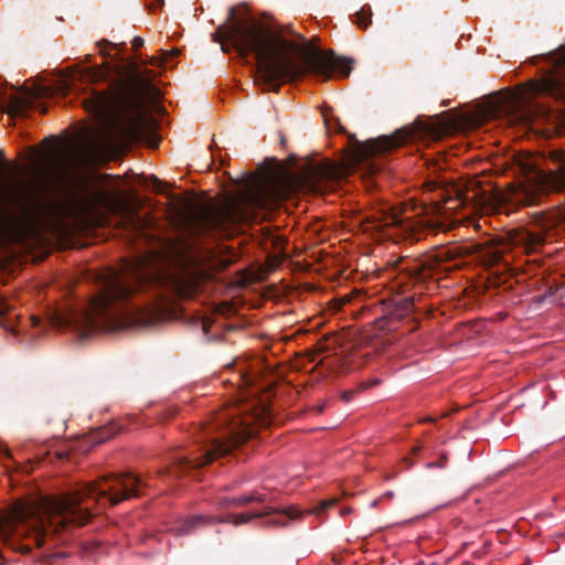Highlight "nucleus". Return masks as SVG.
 Here are the masks:
<instances>
[{
  "mask_svg": "<svg viewBox=\"0 0 565 565\" xmlns=\"http://www.w3.org/2000/svg\"><path fill=\"white\" fill-rule=\"evenodd\" d=\"M380 383V380H373L372 382H370L367 385H365V387H372V386H375Z\"/></svg>",
  "mask_w": 565,
  "mask_h": 565,
  "instance_id": "obj_32",
  "label": "nucleus"
},
{
  "mask_svg": "<svg viewBox=\"0 0 565 565\" xmlns=\"http://www.w3.org/2000/svg\"><path fill=\"white\" fill-rule=\"evenodd\" d=\"M350 512V509L342 510V514H347Z\"/></svg>",
  "mask_w": 565,
  "mask_h": 565,
  "instance_id": "obj_38",
  "label": "nucleus"
},
{
  "mask_svg": "<svg viewBox=\"0 0 565 565\" xmlns=\"http://www.w3.org/2000/svg\"><path fill=\"white\" fill-rule=\"evenodd\" d=\"M143 43H145V41H143V39H142V38H140V36H135V38L132 39V42H131L132 47H134L135 50H138L139 47H141V46L143 45Z\"/></svg>",
  "mask_w": 565,
  "mask_h": 565,
  "instance_id": "obj_26",
  "label": "nucleus"
},
{
  "mask_svg": "<svg viewBox=\"0 0 565 565\" xmlns=\"http://www.w3.org/2000/svg\"><path fill=\"white\" fill-rule=\"evenodd\" d=\"M335 503H337L335 499H332V500H329V501H324V502L321 503L320 509L321 510H327V509L333 507Z\"/></svg>",
  "mask_w": 565,
  "mask_h": 565,
  "instance_id": "obj_29",
  "label": "nucleus"
},
{
  "mask_svg": "<svg viewBox=\"0 0 565 565\" xmlns=\"http://www.w3.org/2000/svg\"><path fill=\"white\" fill-rule=\"evenodd\" d=\"M116 433L117 430L113 425L100 427L86 436L84 443H87L92 446L98 445L111 438Z\"/></svg>",
  "mask_w": 565,
  "mask_h": 565,
  "instance_id": "obj_20",
  "label": "nucleus"
},
{
  "mask_svg": "<svg viewBox=\"0 0 565 565\" xmlns=\"http://www.w3.org/2000/svg\"><path fill=\"white\" fill-rule=\"evenodd\" d=\"M414 137V131L409 128H402L396 130L393 135L382 136L376 139H370L360 145L358 156L361 159H366L376 154L391 151L404 145L407 140Z\"/></svg>",
  "mask_w": 565,
  "mask_h": 565,
  "instance_id": "obj_11",
  "label": "nucleus"
},
{
  "mask_svg": "<svg viewBox=\"0 0 565 565\" xmlns=\"http://www.w3.org/2000/svg\"><path fill=\"white\" fill-rule=\"evenodd\" d=\"M510 242L513 246L522 247L524 253L531 254L544 243V238L541 233L518 228L510 232Z\"/></svg>",
  "mask_w": 565,
  "mask_h": 565,
  "instance_id": "obj_14",
  "label": "nucleus"
},
{
  "mask_svg": "<svg viewBox=\"0 0 565 565\" xmlns=\"http://www.w3.org/2000/svg\"><path fill=\"white\" fill-rule=\"evenodd\" d=\"M121 223L127 231L136 235H142L147 227V220L129 206H125L121 211Z\"/></svg>",
  "mask_w": 565,
  "mask_h": 565,
  "instance_id": "obj_15",
  "label": "nucleus"
},
{
  "mask_svg": "<svg viewBox=\"0 0 565 565\" xmlns=\"http://www.w3.org/2000/svg\"><path fill=\"white\" fill-rule=\"evenodd\" d=\"M262 516H267V525L285 526L287 525L288 521L297 519L299 516V512L296 511L294 508H289L287 510H271L270 508H265L263 511L252 513L227 514L224 518L217 519V522H230L237 526L241 524H245L253 519ZM215 521V518L195 515L183 520L178 526L173 529V531L178 535H189L193 533L196 529H200L205 524L213 523Z\"/></svg>",
  "mask_w": 565,
  "mask_h": 565,
  "instance_id": "obj_9",
  "label": "nucleus"
},
{
  "mask_svg": "<svg viewBox=\"0 0 565 565\" xmlns=\"http://www.w3.org/2000/svg\"><path fill=\"white\" fill-rule=\"evenodd\" d=\"M164 473H170V470L169 469H166V470H158V475H164Z\"/></svg>",
  "mask_w": 565,
  "mask_h": 565,
  "instance_id": "obj_34",
  "label": "nucleus"
},
{
  "mask_svg": "<svg viewBox=\"0 0 565 565\" xmlns=\"http://www.w3.org/2000/svg\"><path fill=\"white\" fill-rule=\"evenodd\" d=\"M405 462H407V467H411L413 465V462H411L408 458H405Z\"/></svg>",
  "mask_w": 565,
  "mask_h": 565,
  "instance_id": "obj_36",
  "label": "nucleus"
},
{
  "mask_svg": "<svg viewBox=\"0 0 565 565\" xmlns=\"http://www.w3.org/2000/svg\"><path fill=\"white\" fill-rule=\"evenodd\" d=\"M497 196L490 191L476 185V189L467 191H456V196H448L443 204L434 203L424 207V214L417 220L412 221L409 216L377 211L365 217L371 225L369 228L383 232L392 228L396 230V235L415 241L422 239L424 231L446 232L452 228L457 221L451 215L459 209H468L470 213H489L495 209Z\"/></svg>",
  "mask_w": 565,
  "mask_h": 565,
  "instance_id": "obj_6",
  "label": "nucleus"
},
{
  "mask_svg": "<svg viewBox=\"0 0 565 565\" xmlns=\"http://www.w3.org/2000/svg\"><path fill=\"white\" fill-rule=\"evenodd\" d=\"M394 497V492L393 491H387L383 494V498H388V499H392Z\"/></svg>",
  "mask_w": 565,
  "mask_h": 565,
  "instance_id": "obj_33",
  "label": "nucleus"
},
{
  "mask_svg": "<svg viewBox=\"0 0 565 565\" xmlns=\"http://www.w3.org/2000/svg\"><path fill=\"white\" fill-rule=\"evenodd\" d=\"M23 552H25V553L30 552V547L23 548Z\"/></svg>",
  "mask_w": 565,
  "mask_h": 565,
  "instance_id": "obj_39",
  "label": "nucleus"
},
{
  "mask_svg": "<svg viewBox=\"0 0 565 565\" xmlns=\"http://www.w3.org/2000/svg\"><path fill=\"white\" fill-rule=\"evenodd\" d=\"M204 279L185 255L178 252L154 253L138 259L126 277L104 279L100 292L89 309L68 317L54 315L52 327H73L82 338L98 331H118L135 326H150L173 298H193Z\"/></svg>",
  "mask_w": 565,
  "mask_h": 565,
  "instance_id": "obj_1",
  "label": "nucleus"
},
{
  "mask_svg": "<svg viewBox=\"0 0 565 565\" xmlns=\"http://www.w3.org/2000/svg\"><path fill=\"white\" fill-rule=\"evenodd\" d=\"M540 109L523 94L505 93L484 109L486 119L503 118L510 126L530 127Z\"/></svg>",
  "mask_w": 565,
  "mask_h": 565,
  "instance_id": "obj_10",
  "label": "nucleus"
},
{
  "mask_svg": "<svg viewBox=\"0 0 565 565\" xmlns=\"http://www.w3.org/2000/svg\"><path fill=\"white\" fill-rule=\"evenodd\" d=\"M89 81L106 82V87L90 88L82 99L87 113L94 116L105 130L107 145L115 141L140 140L151 125L142 96L153 88L154 73L142 70L135 61L105 63V67L87 71Z\"/></svg>",
  "mask_w": 565,
  "mask_h": 565,
  "instance_id": "obj_4",
  "label": "nucleus"
},
{
  "mask_svg": "<svg viewBox=\"0 0 565 565\" xmlns=\"http://www.w3.org/2000/svg\"><path fill=\"white\" fill-rule=\"evenodd\" d=\"M294 34L290 26L282 28L266 17H256L245 4L231 7L226 21L211 34L212 41L221 44L223 53L234 49L241 57L253 53L257 67L254 83L264 90L279 92L281 83L296 81L307 73L330 78L332 72L350 73L351 62L333 51L311 47L288 39Z\"/></svg>",
  "mask_w": 565,
  "mask_h": 565,
  "instance_id": "obj_2",
  "label": "nucleus"
},
{
  "mask_svg": "<svg viewBox=\"0 0 565 565\" xmlns=\"http://www.w3.org/2000/svg\"><path fill=\"white\" fill-rule=\"evenodd\" d=\"M484 263L490 266H503L504 270H511L510 260L505 258V252L502 247L494 246L487 249L483 254Z\"/></svg>",
  "mask_w": 565,
  "mask_h": 565,
  "instance_id": "obj_18",
  "label": "nucleus"
},
{
  "mask_svg": "<svg viewBox=\"0 0 565 565\" xmlns=\"http://www.w3.org/2000/svg\"><path fill=\"white\" fill-rule=\"evenodd\" d=\"M338 168L331 161H322L309 168L306 182L313 190L318 191L319 183L337 179Z\"/></svg>",
  "mask_w": 565,
  "mask_h": 565,
  "instance_id": "obj_13",
  "label": "nucleus"
},
{
  "mask_svg": "<svg viewBox=\"0 0 565 565\" xmlns=\"http://www.w3.org/2000/svg\"><path fill=\"white\" fill-rule=\"evenodd\" d=\"M559 72L552 74L541 84H533L534 93H544L556 99H565V53L557 61Z\"/></svg>",
  "mask_w": 565,
  "mask_h": 565,
  "instance_id": "obj_12",
  "label": "nucleus"
},
{
  "mask_svg": "<svg viewBox=\"0 0 565 565\" xmlns=\"http://www.w3.org/2000/svg\"><path fill=\"white\" fill-rule=\"evenodd\" d=\"M163 3H164V0H154L153 2L149 3L148 7L150 10H157V9H161Z\"/></svg>",
  "mask_w": 565,
  "mask_h": 565,
  "instance_id": "obj_27",
  "label": "nucleus"
},
{
  "mask_svg": "<svg viewBox=\"0 0 565 565\" xmlns=\"http://www.w3.org/2000/svg\"><path fill=\"white\" fill-rule=\"evenodd\" d=\"M245 406L235 405L217 412L212 422L200 429L196 443L200 455L194 457H177L174 470L184 472L203 467L214 459L226 456L242 443L254 437V424L257 416L244 414Z\"/></svg>",
  "mask_w": 565,
  "mask_h": 565,
  "instance_id": "obj_8",
  "label": "nucleus"
},
{
  "mask_svg": "<svg viewBox=\"0 0 565 565\" xmlns=\"http://www.w3.org/2000/svg\"><path fill=\"white\" fill-rule=\"evenodd\" d=\"M18 315L11 313V306L6 299L0 298V327L12 333L17 332Z\"/></svg>",
  "mask_w": 565,
  "mask_h": 565,
  "instance_id": "obj_19",
  "label": "nucleus"
},
{
  "mask_svg": "<svg viewBox=\"0 0 565 565\" xmlns=\"http://www.w3.org/2000/svg\"><path fill=\"white\" fill-rule=\"evenodd\" d=\"M354 396V392L353 391H345L342 393V399L344 402H350Z\"/></svg>",
  "mask_w": 565,
  "mask_h": 565,
  "instance_id": "obj_30",
  "label": "nucleus"
},
{
  "mask_svg": "<svg viewBox=\"0 0 565 565\" xmlns=\"http://www.w3.org/2000/svg\"><path fill=\"white\" fill-rule=\"evenodd\" d=\"M419 450H420V447H415V448H413V452H414V454L419 452Z\"/></svg>",
  "mask_w": 565,
  "mask_h": 565,
  "instance_id": "obj_35",
  "label": "nucleus"
},
{
  "mask_svg": "<svg viewBox=\"0 0 565 565\" xmlns=\"http://www.w3.org/2000/svg\"><path fill=\"white\" fill-rule=\"evenodd\" d=\"M446 465H447V456L446 455H441L440 458L437 461L428 462L426 465V467L429 468V469L430 468H435V467H437V468H445Z\"/></svg>",
  "mask_w": 565,
  "mask_h": 565,
  "instance_id": "obj_25",
  "label": "nucleus"
},
{
  "mask_svg": "<svg viewBox=\"0 0 565 565\" xmlns=\"http://www.w3.org/2000/svg\"><path fill=\"white\" fill-rule=\"evenodd\" d=\"M146 488L147 480L132 472L111 473L57 497L17 502L0 519V541L10 544L13 536L32 532L40 545L46 534L85 525L94 516L93 507L99 510L115 507L142 495Z\"/></svg>",
  "mask_w": 565,
  "mask_h": 565,
  "instance_id": "obj_3",
  "label": "nucleus"
},
{
  "mask_svg": "<svg viewBox=\"0 0 565 565\" xmlns=\"http://www.w3.org/2000/svg\"><path fill=\"white\" fill-rule=\"evenodd\" d=\"M298 181L286 171L268 170L254 177L234 198L218 206H202L189 218L195 235L210 232H226L233 226L265 218L289 199L296 191Z\"/></svg>",
  "mask_w": 565,
  "mask_h": 565,
  "instance_id": "obj_5",
  "label": "nucleus"
},
{
  "mask_svg": "<svg viewBox=\"0 0 565 565\" xmlns=\"http://www.w3.org/2000/svg\"><path fill=\"white\" fill-rule=\"evenodd\" d=\"M31 321H32V327H34V328H39L42 324L41 319L35 316L31 317Z\"/></svg>",
  "mask_w": 565,
  "mask_h": 565,
  "instance_id": "obj_31",
  "label": "nucleus"
},
{
  "mask_svg": "<svg viewBox=\"0 0 565 565\" xmlns=\"http://www.w3.org/2000/svg\"><path fill=\"white\" fill-rule=\"evenodd\" d=\"M252 502L263 503V502H265V495L254 492L250 494H244V495L233 497V498L222 497L218 499L217 504L222 509H226V508H231V507H243V505L249 504Z\"/></svg>",
  "mask_w": 565,
  "mask_h": 565,
  "instance_id": "obj_16",
  "label": "nucleus"
},
{
  "mask_svg": "<svg viewBox=\"0 0 565 565\" xmlns=\"http://www.w3.org/2000/svg\"><path fill=\"white\" fill-rule=\"evenodd\" d=\"M178 54H179V50H172V51L161 50L160 57H156V56L148 57L143 62V64L145 65L149 64V65H152V66L168 64V63H170V60H172Z\"/></svg>",
  "mask_w": 565,
  "mask_h": 565,
  "instance_id": "obj_22",
  "label": "nucleus"
},
{
  "mask_svg": "<svg viewBox=\"0 0 565 565\" xmlns=\"http://www.w3.org/2000/svg\"><path fill=\"white\" fill-rule=\"evenodd\" d=\"M458 255L457 248L452 247L397 259L390 271L391 290L397 295L392 315L401 319L413 312L416 298H419L429 285L434 286L436 281L459 267L457 263H452Z\"/></svg>",
  "mask_w": 565,
  "mask_h": 565,
  "instance_id": "obj_7",
  "label": "nucleus"
},
{
  "mask_svg": "<svg viewBox=\"0 0 565 565\" xmlns=\"http://www.w3.org/2000/svg\"><path fill=\"white\" fill-rule=\"evenodd\" d=\"M440 131H441V128L434 127V126H428L424 129V132L429 134V135H436Z\"/></svg>",
  "mask_w": 565,
  "mask_h": 565,
  "instance_id": "obj_28",
  "label": "nucleus"
},
{
  "mask_svg": "<svg viewBox=\"0 0 565 565\" xmlns=\"http://www.w3.org/2000/svg\"><path fill=\"white\" fill-rule=\"evenodd\" d=\"M553 189L565 190V157H561L557 167L547 175H541Z\"/></svg>",
  "mask_w": 565,
  "mask_h": 565,
  "instance_id": "obj_17",
  "label": "nucleus"
},
{
  "mask_svg": "<svg viewBox=\"0 0 565 565\" xmlns=\"http://www.w3.org/2000/svg\"><path fill=\"white\" fill-rule=\"evenodd\" d=\"M29 108V102L19 97H11L10 110L14 116H23Z\"/></svg>",
  "mask_w": 565,
  "mask_h": 565,
  "instance_id": "obj_23",
  "label": "nucleus"
},
{
  "mask_svg": "<svg viewBox=\"0 0 565 565\" xmlns=\"http://www.w3.org/2000/svg\"><path fill=\"white\" fill-rule=\"evenodd\" d=\"M4 559V556L0 554V565H3L2 561Z\"/></svg>",
  "mask_w": 565,
  "mask_h": 565,
  "instance_id": "obj_37",
  "label": "nucleus"
},
{
  "mask_svg": "<svg viewBox=\"0 0 565 565\" xmlns=\"http://www.w3.org/2000/svg\"><path fill=\"white\" fill-rule=\"evenodd\" d=\"M105 201V196L102 193H93L82 199L83 205L87 209H94Z\"/></svg>",
  "mask_w": 565,
  "mask_h": 565,
  "instance_id": "obj_24",
  "label": "nucleus"
},
{
  "mask_svg": "<svg viewBox=\"0 0 565 565\" xmlns=\"http://www.w3.org/2000/svg\"><path fill=\"white\" fill-rule=\"evenodd\" d=\"M354 23L362 30L367 29L372 23V10L369 4H364L355 14Z\"/></svg>",
  "mask_w": 565,
  "mask_h": 565,
  "instance_id": "obj_21",
  "label": "nucleus"
}]
</instances>
